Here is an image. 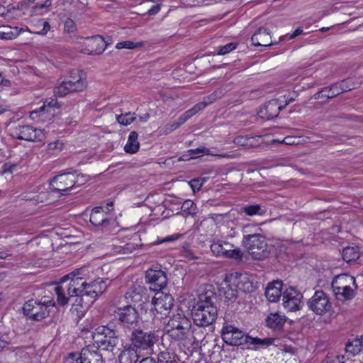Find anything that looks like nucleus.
<instances>
[{
	"label": "nucleus",
	"mask_w": 363,
	"mask_h": 363,
	"mask_svg": "<svg viewBox=\"0 0 363 363\" xmlns=\"http://www.w3.org/2000/svg\"><path fill=\"white\" fill-rule=\"evenodd\" d=\"M81 360L80 354L78 355L77 353L70 352L65 358L63 363H78Z\"/></svg>",
	"instance_id": "56"
},
{
	"label": "nucleus",
	"mask_w": 363,
	"mask_h": 363,
	"mask_svg": "<svg viewBox=\"0 0 363 363\" xmlns=\"http://www.w3.org/2000/svg\"><path fill=\"white\" fill-rule=\"evenodd\" d=\"M196 113L194 108H191V109H189L188 111H185L179 118V123L177 124L175 128L179 127V125L184 123L185 121H186L189 118L192 117L194 115H195Z\"/></svg>",
	"instance_id": "55"
},
{
	"label": "nucleus",
	"mask_w": 363,
	"mask_h": 363,
	"mask_svg": "<svg viewBox=\"0 0 363 363\" xmlns=\"http://www.w3.org/2000/svg\"><path fill=\"white\" fill-rule=\"evenodd\" d=\"M86 86V82L81 78L75 81L73 79L65 80L54 88V94L57 96L63 97L69 93L82 91Z\"/></svg>",
	"instance_id": "16"
},
{
	"label": "nucleus",
	"mask_w": 363,
	"mask_h": 363,
	"mask_svg": "<svg viewBox=\"0 0 363 363\" xmlns=\"http://www.w3.org/2000/svg\"><path fill=\"white\" fill-rule=\"evenodd\" d=\"M139 363H156L155 358L152 357H147L143 358Z\"/></svg>",
	"instance_id": "64"
},
{
	"label": "nucleus",
	"mask_w": 363,
	"mask_h": 363,
	"mask_svg": "<svg viewBox=\"0 0 363 363\" xmlns=\"http://www.w3.org/2000/svg\"><path fill=\"white\" fill-rule=\"evenodd\" d=\"M216 301L217 296L211 290L199 294L191 310L192 319L196 326L208 327L215 323L218 317Z\"/></svg>",
	"instance_id": "1"
},
{
	"label": "nucleus",
	"mask_w": 363,
	"mask_h": 363,
	"mask_svg": "<svg viewBox=\"0 0 363 363\" xmlns=\"http://www.w3.org/2000/svg\"><path fill=\"white\" fill-rule=\"evenodd\" d=\"M143 45H144V43L142 41L135 43L132 41L126 40V41L120 42V43H117L116 48L117 49H122V48L133 49V48H140V47L143 46Z\"/></svg>",
	"instance_id": "52"
},
{
	"label": "nucleus",
	"mask_w": 363,
	"mask_h": 363,
	"mask_svg": "<svg viewBox=\"0 0 363 363\" xmlns=\"http://www.w3.org/2000/svg\"><path fill=\"white\" fill-rule=\"evenodd\" d=\"M113 208L106 211L102 206H96L92 209L89 220L94 226L106 227L113 220Z\"/></svg>",
	"instance_id": "18"
},
{
	"label": "nucleus",
	"mask_w": 363,
	"mask_h": 363,
	"mask_svg": "<svg viewBox=\"0 0 363 363\" xmlns=\"http://www.w3.org/2000/svg\"><path fill=\"white\" fill-rule=\"evenodd\" d=\"M182 237H183L182 234H179V233L173 234V235H169V236L166 237L165 238L162 240L160 241V242L162 243V242H173V241H175V240H177L179 238H181Z\"/></svg>",
	"instance_id": "60"
},
{
	"label": "nucleus",
	"mask_w": 363,
	"mask_h": 363,
	"mask_svg": "<svg viewBox=\"0 0 363 363\" xmlns=\"http://www.w3.org/2000/svg\"><path fill=\"white\" fill-rule=\"evenodd\" d=\"M238 44L236 42H232L225 45L219 46L217 48V53L219 55H224L230 52L235 50Z\"/></svg>",
	"instance_id": "51"
},
{
	"label": "nucleus",
	"mask_w": 363,
	"mask_h": 363,
	"mask_svg": "<svg viewBox=\"0 0 363 363\" xmlns=\"http://www.w3.org/2000/svg\"><path fill=\"white\" fill-rule=\"evenodd\" d=\"M230 245L231 244L228 242L218 240L211 245V250L216 257H224L227 252L225 250H228Z\"/></svg>",
	"instance_id": "37"
},
{
	"label": "nucleus",
	"mask_w": 363,
	"mask_h": 363,
	"mask_svg": "<svg viewBox=\"0 0 363 363\" xmlns=\"http://www.w3.org/2000/svg\"><path fill=\"white\" fill-rule=\"evenodd\" d=\"M138 358V350L130 345H125L118 356L119 363H137Z\"/></svg>",
	"instance_id": "27"
},
{
	"label": "nucleus",
	"mask_w": 363,
	"mask_h": 363,
	"mask_svg": "<svg viewBox=\"0 0 363 363\" xmlns=\"http://www.w3.org/2000/svg\"><path fill=\"white\" fill-rule=\"evenodd\" d=\"M340 94V87L337 84L330 86L322 88L318 92L314 94L315 99H323V102L330 98L335 97Z\"/></svg>",
	"instance_id": "26"
},
{
	"label": "nucleus",
	"mask_w": 363,
	"mask_h": 363,
	"mask_svg": "<svg viewBox=\"0 0 363 363\" xmlns=\"http://www.w3.org/2000/svg\"><path fill=\"white\" fill-rule=\"evenodd\" d=\"M251 42L255 46L269 47L274 43L271 41L269 30L264 27H260L251 37Z\"/></svg>",
	"instance_id": "23"
},
{
	"label": "nucleus",
	"mask_w": 363,
	"mask_h": 363,
	"mask_svg": "<svg viewBox=\"0 0 363 363\" xmlns=\"http://www.w3.org/2000/svg\"><path fill=\"white\" fill-rule=\"evenodd\" d=\"M226 251L224 257L235 259L238 262L242 261L243 253L240 248H234V245L231 244L228 250Z\"/></svg>",
	"instance_id": "42"
},
{
	"label": "nucleus",
	"mask_w": 363,
	"mask_h": 363,
	"mask_svg": "<svg viewBox=\"0 0 363 363\" xmlns=\"http://www.w3.org/2000/svg\"><path fill=\"white\" fill-rule=\"evenodd\" d=\"M64 30L67 33H73L76 30V24L71 18H67L65 22Z\"/></svg>",
	"instance_id": "57"
},
{
	"label": "nucleus",
	"mask_w": 363,
	"mask_h": 363,
	"mask_svg": "<svg viewBox=\"0 0 363 363\" xmlns=\"http://www.w3.org/2000/svg\"><path fill=\"white\" fill-rule=\"evenodd\" d=\"M242 211L248 216L262 215L264 213L259 204L247 205L242 208Z\"/></svg>",
	"instance_id": "48"
},
{
	"label": "nucleus",
	"mask_w": 363,
	"mask_h": 363,
	"mask_svg": "<svg viewBox=\"0 0 363 363\" xmlns=\"http://www.w3.org/2000/svg\"><path fill=\"white\" fill-rule=\"evenodd\" d=\"M186 152V156L189 157V158H187L186 160H189L197 158L200 155H209V150L201 147L196 149L189 150Z\"/></svg>",
	"instance_id": "50"
},
{
	"label": "nucleus",
	"mask_w": 363,
	"mask_h": 363,
	"mask_svg": "<svg viewBox=\"0 0 363 363\" xmlns=\"http://www.w3.org/2000/svg\"><path fill=\"white\" fill-rule=\"evenodd\" d=\"M181 252L182 257L187 259L188 260H194L199 259V257L196 256L194 252L189 248V245L187 242H184L182 246Z\"/></svg>",
	"instance_id": "49"
},
{
	"label": "nucleus",
	"mask_w": 363,
	"mask_h": 363,
	"mask_svg": "<svg viewBox=\"0 0 363 363\" xmlns=\"http://www.w3.org/2000/svg\"><path fill=\"white\" fill-rule=\"evenodd\" d=\"M228 85H224L217 89L214 92L204 97L208 105L221 99L228 92Z\"/></svg>",
	"instance_id": "40"
},
{
	"label": "nucleus",
	"mask_w": 363,
	"mask_h": 363,
	"mask_svg": "<svg viewBox=\"0 0 363 363\" xmlns=\"http://www.w3.org/2000/svg\"><path fill=\"white\" fill-rule=\"evenodd\" d=\"M242 242L255 260H264L271 254L265 237L259 233L244 235Z\"/></svg>",
	"instance_id": "2"
},
{
	"label": "nucleus",
	"mask_w": 363,
	"mask_h": 363,
	"mask_svg": "<svg viewBox=\"0 0 363 363\" xmlns=\"http://www.w3.org/2000/svg\"><path fill=\"white\" fill-rule=\"evenodd\" d=\"M50 29V26L45 19H39L38 24L33 26V30L28 28V30L31 33H35L40 35H45L48 30Z\"/></svg>",
	"instance_id": "38"
},
{
	"label": "nucleus",
	"mask_w": 363,
	"mask_h": 363,
	"mask_svg": "<svg viewBox=\"0 0 363 363\" xmlns=\"http://www.w3.org/2000/svg\"><path fill=\"white\" fill-rule=\"evenodd\" d=\"M89 305L90 303L84 302V301L81 303L76 302V304L74 303L72 305L71 311L73 313H76L79 318H81L84 315L86 308H87Z\"/></svg>",
	"instance_id": "45"
},
{
	"label": "nucleus",
	"mask_w": 363,
	"mask_h": 363,
	"mask_svg": "<svg viewBox=\"0 0 363 363\" xmlns=\"http://www.w3.org/2000/svg\"><path fill=\"white\" fill-rule=\"evenodd\" d=\"M189 184L192 189V190L195 192L196 191H199L201 186L202 182H200L199 179H193L189 182Z\"/></svg>",
	"instance_id": "59"
},
{
	"label": "nucleus",
	"mask_w": 363,
	"mask_h": 363,
	"mask_svg": "<svg viewBox=\"0 0 363 363\" xmlns=\"http://www.w3.org/2000/svg\"><path fill=\"white\" fill-rule=\"evenodd\" d=\"M283 283L281 281H274L267 284L265 290V296L270 302H277L283 296Z\"/></svg>",
	"instance_id": "24"
},
{
	"label": "nucleus",
	"mask_w": 363,
	"mask_h": 363,
	"mask_svg": "<svg viewBox=\"0 0 363 363\" xmlns=\"http://www.w3.org/2000/svg\"><path fill=\"white\" fill-rule=\"evenodd\" d=\"M247 338V348L257 350L258 347H268L273 344L274 339L272 337H266L261 339L259 337H252L248 335Z\"/></svg>",
	"instance_id": "32"
},
{
	"label": "nucleus",
	"mask_w": 363,
	"mask_h": 363,
	"mask_svg": "<svg viewBox=\"0 0 363 363\" xmlns=\"http://www.w3.org/2000/svg\"><path fill=\"white\" fill-rule=\"evenodd\" d=\"M65 286L59 285L55 286V291L57 296V302L59 305L64 306L68 303L69 298L65 296Z\"/></svg>",
	"instance_id": "41"
},
{
	"label": "nucleus",
	"mask_w": 363,
	"mask_h": 363,
	"mask_svg": "<svg viewBox=\"0 0 363 363\" xmlns=\"http://www.w3.org/2000/svg\"><path fill=\"white\" fill-rule=\"evenodd\" d=\"M223 340L232 346H242L247 344L248 334L235 327L234 325L225 323L221 330Z\"/></svg>",
	"instance_id": "10"
},
{
	"label": "nucleus",
	"mask_w": 363,
	"mask_h": 363,
	"mask_svg": "<svg viewBox=\"0 0 363 363\" xmlns=\"http://www.w3.org/2000/svg\"><path fill=\"white\" fill-rule=\"evenodd\" d=\"M93 286V289L95 291L94 296L97 297L102 294L106 289L111 281L108 278H97L93 281H91Z\"/></svg>",
	"instance_id": "36"
},
{
	"label": "nucleus",
	"mask_w": 363,
	"mask_h": 363,
	"mask_svg": "<svg viewBox=\"0 0 363 363\" xmlns=\"http://www.w3.org/2000/svg\"><path fill=\"white\" fill-rule=\"evenodd\" d=\"M360 253L359 247H346L342 250V259L348 264L355 262L359 257Z\"/></svg>",
	"instance_id": "33"
},
{
	"label": "nucleus",
	"mask_w": 363,
	"mask_h": 363,
	"mask_svg": "<svg viewBox=\"0 0 363 363\" xmlns=\"http://www.w3.org/2000/svg\"><path fill=\"white\" fill-rule=\"evenodd\" d=\"M145 280L149 288L155 292H160L164 289L167 284L166 273L162 269H149L145 272Z\"/></svg>",
	"instance_id": "13"
},
{
	"label": "nucleus",
	"mask_w": 363,
	"mask_h": 363,
	"mask_svg": "<svg viewBox=\"0 0 363 363\" xmlns=\"http://www.w3.org/2000/svg\"><path fill=\"white\" fill-rule=\"evenodd\" d=\"M155 362L156 363H179L180 360L174 352L165 349L157 354Z\"/></svg>",
	"instance_id": "31"
},
{
	"label": "nucleus",
	"mask_w": 363,
	"mask_h": 363,
	"mask_svg": "<svg viewBox=\"0 0 363 363\" xmlns=\"http://www.w3.org/2000/svg\"><path fill=\"white\" fill-rule=\"evenodd\" d=\"M83 42V48L81 49L82 53L86 55H100L104 51V37L100 35H96L87 38H80Z\"/></svg>",
	"instance_id": "15"
},
{
	"label": "nucleus",
	"mask_w": 363,
	"mask_h": 363,
	"mask_svg": "<svg viewBox=\"0 0 363 363\" xmlns=\"http://www.w3.org/2000/svg\"><path fill=\"white\" fill-rule=\"evenodd\" d=\"M303 295L294 286H289L283 291L282 304L289 312L297 311L303 306Z\"/></svg>",
	"instance_id": "11"
},
{
	"label": "nucleus",
	"mask_w": 363,
	"mask_h": 363,
	"mask_svg": "<svg viewBox=\"0 0 363 363\" xmlns=\"http://www.w3.org/2000/svg\"><path fill=\"white\" fill-rule=\"evenodd\" d=\"M135 113L127 112L125 113H121L116 116V120L118 123L123 125H128L132 123L136 120V117L134 116Z\"/></svg>",
	"instance_id": "46"
},
{
	"label": "nucleus",
	"mask_w": 363,
	"mask_h": 363,
	"mask_svg": "<svg viewBox=\"0 0 363 363\" xmlns=\"http://www.w3.org/2000/svg\"><path fill=\"white\" fill-rule=\"evenodd\" d=\"M61 105L56 99H49L44 102V104L38 109L32 111L31 115L38 113H44L45 111L50 113L52 116L55 115V109H59Z\"/></svg>",
	"instance_id": "30"
},
{
	"label": "nucleus",
	"mask_w": 363,
	"mask_h": 363,
	"mask_svg": "<svg viewBox=\"0 0 363 363\" xmlns=\"http://www.w3.org/2000/svg\"><path fill=\"white\" fill-rule=\"evenodd\" d=\"M138 134L136 131H131L129 134L128 142L124 147L125 152L129 154L136 153L140 148V143L138 140Z\"/></svg>",
	"instance_id": "34"
},
{
	"label": "nucleus",
	"mask_w": 363,
	"mask_h": 363,
	"mask_svg": "<svg viewBox=\"0 0 363 363\" xmlns=\"http://www.w3.org/2000/svg\"><path fill=\"white\" fill-rule=\"evenodd\" d=\"M22 29L18 27L11 28L4 27V30H0V39L1 40H13L16 38L21 33Z\"/></svg>",
	"instance_id": "39"
},
{
	"label": "nucleus",
	"mask_w": 363,
	"mask_h": 363,
	"mask_svg": "<svg viewBox=\"0 0 363 363\" xmlns=\"http://www.w3.org/2000/svg\"><path fill=\"white\" fill-rule=\"evenodd\" d=\"M88 272V268L83 267L62 277L60 284H64L69 281V283L65 285V288L70 297L75 296L79 298L81 290L84 284H85L86 277Z\"/></svg>",
	"instance_id": "5"
},
{
	"label": "nucleus",
	"mask_w": 363,
	"mask_h": 363,
	"mask_svg": "<svg viewBox=\"0 0 363 363\" xmlns=\"http://www.w3.org/2000/svg\"><path fill=\"white\" fill-rule=\"evenodd\" d=\"M345 352L355 356L358 354L362 349V342L361 343L359 338L356 337L352 340H349L345 344Z\"/></svg>",
	"instance_id": "35"
},
{
	"label": "nucleus",
	"mask_w": 363,
	"mask_h": 363,
	"mask_svg": "<svg viewBox=\"0 0 363 363\" xmlns=\"http://www.w3.org/2000/svg\"><path fill=\"white\" fill-rule=\"evenodd\" d=\"M286 321V318L279 313H271L265 319L266 325L277 331L283 330L284 325Z\"/></svg>",
	"instance_id": "25"
},
{
	"label": "nucleus",
	"mask_w": 363,
	"mask_h": 363,
	"mask_svg": "<svg viewBox=\"0 0 363 363\" xmlns=\"http://www.w3.org/2000/svg\"><path fill=\"white\" fill-rule=\"evenodd\" d=\"M284 108V106L281 105L277 99H273L260 108L257 112V116L266 121L272 120L277 117L280 111Z\"/></svg>",
	"instance_id": "19"
},
{
	"label": "nucleus",
	"mask_w": 363,
	"mask_h": 363,
	"mask_svg": "<svg viewBox=\"0 0 363 363\" xmlns=\"http://www.w3.org/2000/svg\"><path fill=\"white\" fill-rule=\"evenodd\" d=\"M80 363H103V357L99 348L95 345H89L80 352Z\"/></svg>",
	"instance_id": "21"
},
{
	"label": "nucleus",
	"mask_w": 363,
	"mask_h": 363,
	"mask_svg": "<svg viewBox=\"0 0 363 363\" xmlns=\"http://www.w3.org/2000/svg\"><path fill=\"white\" fill-rule=\"evenodd\" d=\"M159 340V335L155 330L145 331L140 328H134L130 336L132 348L136 350H152Z\"/></svg>",
	"instance_id": "6"
},
{
	"label": "nucleus",
	"mask_w": 363,
	"mask_h": 363,
	"mask_svg": "<svg viewBox=\"0 0 363 363\" xmlns=\"http://www.w3.org/2000/svg\"><path fill=\"white\" fill-rule=\"evenodd\" d=\"M342 281L347 284L351 283L352 285V286L350 285L342 286V298H343V301H350L354 298L357 294L358 286L356 279L353 276H350L346 273H342Z\"/></svg>",
	"instance_id": "22"
},
{
	"label": "nucleus",
	"mask_w": 363,
	"mask_h": 363,
	"mask_svg": "<svg viewBox=\"0 0 363 363\" xmlns=\"http://www.w3.org/2000/svg\"><path fill=\"white\" fill-rule=\"evenodd\" d=\"M182 210L184 212H186L188 215H195L196 213V206L191 200H186L183 203Z\"/></svg>",
	"instance_id": "53"
},
{
	"label": "nucleus",
	"mask_w": 363,
	"mask_h": 363,
	"mask_svg": "<svg viewBox=\"0 0 363 363\" xmlns=\"http://www.w3.org/2000/svg\"><path fill=\"white\" fill-rule=\"evenodd\" d=\"M167 335L175 341L189 338L191 329V320L184 315L177 314L169 320Z\"/></svg>",
	"instance_id": "4"
},
{
	"label": "nucleus",
	"mask_w": 363,
	"mask_h": 363,
	"mask_svg": "<svg viewBox=\"0 0 363 363\" xmlns=\"http://www.w3.org/2000/svg\"><path fill=\"white\" fill-rule=\"evenodd\" d=\"M73 174L74 177V189L84 184L88 180L87 176L79 174L77 171H73Z\"/></svg>",
	"instance_id": "54"
},
{
	"label": "nucleus",
	"mask_w": 363,
	"mask_h": 363,
	"mask_svg": "<svg viewBox=\"0 0 363 363\" xmlns=\"http://www.w3.org/2000/svg\"><path fill=\"white\" fill-rule=\"evenodd\" d=\"M52 0H45L43 4H37L35 7L38 9L48 8L51 6Z\"/></svg>",
	"instance_id": "63"
},
{
	"label": "nucleus",
	"mask_w": 363,
	"mask_h": 363,
	"mask_svg": "<svg viewBox=\"0 0 363 363\" xmlns=\"http://www.w3.org/2000/svg\"><path fill=\"white\" fill-rule=\"evenodd\" d=\"M207 106H208V104L203 98L202 101L196 104L193 108L196 113H198L199 111L204 109Z\"/></svg>",
	"instance_id": "61"
},
{
	"label": "nucleus",
	"mask_w": 363,
	"mask_h": 363,
	"mask_svg": "<svg viewBox=\"0 0 363 363\" xmlns=\"http://www.w3.org/2000/svg\"><path fill=\"white\" fill-rule=\"evenodd\" d=\"M95 291L93 289V286L91 283H88L86 280L85 281V284L81 290V294L79 298H76L75 302L81 303L84 301V298L87 299V303H92L97 298L96 296H94Z\"/></svg>",
	"instance_id": "28"
},
{
	"label": "nucleus",
	"mask_w": 363,
	"mask_h": 363,
	"mask_svg": "<svg viewBox=\"0 0 363 363\" xmlns=\"http://www.w3.org/2000/svg\"><path fill=\"white\" fill-rule=\"evenodd\" d=\"M232 285L237 288L238 291L249 294L256 290V286L254 284L251 277L247 274H236L231 278Z\"/></svg>",
	"instance_id": "20"
},
{
	"label": "nucleus",
	"mask_w": 363,
	"mask_h": 363,
	"mask_svg": "<svg viewBox=\"0 0 363 363\" xmlns=\"http://www.w3.org/2000/svg\"><path fill=\"white\" fill-rule=\"evenodd\" d=\"M74 177L73 172H62L50 179L51 192L60 193V196L64 195L62 192L74 189Z\"/></svg>",
	"instance_id": "12"
},
{
	"label": "nucleus",
	"mask_w": 363,
	"mask_h": 363,
	"mask_svg": "<svg viewBox=\"0 0 363 363\" xmlns=\"http://www.w3.org/2000/svg\"><path fill=\"white\" fill-rule=\"evenodd\" d=\"M205 327L196 326L191 329L190 335H192L193 342L198 345L199 342H202L205 339V332L203 328Z\"/></svg>",
	"instance_id": "43"
},
{
	"label": "nucleus",
	"mask_w": 363,
	"mask_h": 363,
	"mask_svg": "<svg viewBox=\"0 0 363 363\" xmlns=\"http://www.w3.org/2000/svg\"><path fill=\"white\" fill-rule=\"evenodd\" d=\"M173 297L167 294H162L159 297H153L151 301L150 311L153 315L160 313L167 315L174 305Z\"/></svg>",
	"instance_id": "17"
},
{
	"label": "nucleus",
	"mask_w": 363,
	"mask_h": 363,
	"mask_svg": "<svg viewBox=\"0 0 363 363\" xmlns=\"http://www.w3.org/2000/svg\"><path fill=\"white\" fill-rule=\"evenodd\" d=\"M114 315L120 325L123 328L132 330L138 325L139 313L135 306L131 304L118 307L115 311Z\"/></svg>",
	"instance_id": "8"
},
{
	"label": "nucleus",
	"mask_w": 363,
	"mask_h": 363,
	"mask_svg": "<svg viewBox=\"0 0 363 363\" xmlns=\"http://www.w3.org/2000/svg\"><path fill=\"white\" fill-rule=\"evenodd\" d=\"M260 138L261 137L258 135H238L234 139V143L239 146L252 148L259 145V140Z\"/></svg>",
	"instance_id": "29"
},
{
	"label": "nucleus",
	"mask_w": 363,
	"mask_h": 363,
	"mask_svg": "<svg viewBox=\"0 0 363 363\" xmlns=\"http://www.w3.org/2000/svg\"><path fill=\"white\" fill-rule=\"evenodd\" d=\"M125 299L128 301L129 304H135L142 301V295L139 291H137L136 288L130 289L125 295Z\"/></svg>",
	"instance_id": "47"
},
{
	"label": "nucleus",
	"mask_w": 363,
	"mask_h": 363,
	"mask_svg": "<svg viewBox=\"0 0 363 363\" xmlns=\"http://www.w3.org/2000/svg\"><path fill=\"white\" fill-rule=\"evenodd\" d=\"M306 305L311 311L318 315L330 313L333 309L329 296L323 290L316 291L307 301Z\"/></svg>",
	"instance_id": "9"
},
{
	"label": "nucleus",
	"mask_w": 363,
	"mask_h": 363,
	"mask_svg": "<svg viewBox=\"0 0 363 363\" xmlns=\"http://www.w3.org/2000/svg\"><path fill=\"white\" fill-rule=\"evenodd\" d=\"M93 338L99 347L112 352L119 342L118 331L115 323L110 322L106 325L99 326L95 329Z\"/></svg>",
	"instance_id": "3"
},
{
	"label": "nucleus",
	"mask_w": 363,
	"mask_h": 363,
	"mask_svg": "<svg viewBox=\"0 0 363 363\" xmlns=\"http://www.w3.org/2000/svg\"><path fill=\"white\" fill-rule=\"evenodd\" d=\"M232 283L229 285V287L225 291L224 298L225 302L228 303H232L236 301L238 296V290L234 287Z\"/></svg>",
	"instance_id": "44"
},
{
	"label": "nucleus",
	"mask_w": 363,
	"mask_h": 363,
	"mask_svg": "<svg viewBox=\"0 0 363 363\" xmlns=\"http://www.w3.org/2000/svg\"><path fill=\"white\" fill-rule=\"evenodd\" d=\"M53 299L44 300L39 301L35 299L27 301L22 308L23 313L30 319L35 321H40L45 319L50 314L49 306H54Z\"/></svg>",
	"instance_id": "7"
},
{
	"label": "nucleus",
	"mask_w": 363,
	"mask_h": 363,
	"mask_svg": "<svg viewBox=\"0 0 363 363\" xmlns=\"http://www.w3.org/2000/svg\"><path fill=\"white\" fill-rule=\"evenodd\" d=\"M340 277V274L336 275L332 281V288L333 289L334 294L337 298H338L337 296L340 294V286L338 285V279Z\"/></svg>",
	"instance_id": "58"
},
{
	"label": "nucleus",
	"mask_w": 363,
	"mask_h": 363,
	"mask_svg": "<svg viewBox=\"0 0 363 363\" xmlns=\"http://www.w3.org/2000/svg\"><path fill=\"white\" fill-rule=\"evenodd\" d=\"M160 11V5L157 4L153 5L147 12L150 16H154Z\"/></svg>",
	"instance_id": "62"
},
{
	"label": "nucleus",
	"mask_w": 363,
	"mask_h": 363,
	"mask_svg": "<svg viewBox=\"0 0 363 363\" xmlns=\"http://www.w3.org/2000/svg\"><path fill=\"white\" fill-rule=\"evenodd\" d=\"M12 135L18 140L33 142L42 141L44 138V134L41 129L34 128L28 125L15 127L13 130Z\"/></svg>",
	"instance_id": "14"
}]
</instances>
